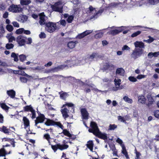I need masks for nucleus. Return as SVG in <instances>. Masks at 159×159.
I'll use <instances>...</instances> for the list:
<instances>
[{
	"mask_svg": "<svg viewBox=\"0 0 159 159\" xmlns=\"http://www.w3.org/2000/svg\"><path fill=\"white\" fill-rule=\"evenodd\" d=\"M24 29L23 28H20L17 30L16 32V33L17 34H20L22 33H24Z\"/></svg>",
	"mask_w": 159,
	"mask_h": 159,
	"instance_id": "44",
	"label": "nucleus"
},
{
	"mask_svg": "<svg viewBox=\"0 0 159 159\" xmlns=\"http://www.w3.org/2000/svg\"><path fill=\"white\" fill-rule=\"evenodd\" d=\"M13 47L14 45L12 43H7L6 45V48L8 49H9L13 48Z\"/></svg>",
	"mask_w": 159,
	"mask_h": 159,
	"instance_id": "50",
	"label": "nucleus"
},
{
	"mask_svg": "<svg viewBox=\"0 0 159 159\" xmlns=\"http://www.w3.org/2000/svg\"><path fill=\"white\" fill-rule=\"evenodd\" d=\"M0 106L2 109L5 110H8L9 108L8 107L5 103L1 104Z\"/></svg>",
	"mask_w": 159,
	"mask_h": 159,
	"instance_id": "46",
	"label": "nucleus"
},
{
	"mask_svg": "<svg viewBox=\"0 0 159 159\" xmlns=\"http://www.w3.org/2000/svg\"><path fill=\"white\" fill-rule=\"evenodd\" d=\"M134 45L136 48L138 47L143 48L144 47V43L142 42L136 41L134 43Z\"/></svg>",
	"mask_w": 159,
	"mask_h": 159,
	"instance_id": "20",
	"label": "nucleus"
},
{
	"mask_svg": "<svg viewBox=\"0 0 159 159\" xmlns=\"http://www.w3.org/2000/svg\"><path fill=\"white\" fill-rule=\"evenodd\" d=\"M68 96V94L66 93H63L60 94V98L64 100H65Z\"/></svg>",
	"mask_w": 159,
	"mask_h": 159,
	"instance_id": "40",
	"label": "nucleus"
},
{
	"mask_svg": "<svg viewBox=\"0 0 159 159\" xmlns=\"http://www.w3.org/2000/svg\"><path fill=\"white\" fill-rule=\"evenodd\" d=\"M99 57V55L97 53H93L90 55L88 57L89 59H93L94 58H96Z\"/></svg>",
	"mask_w": 159,
	"mask_h": 159,
	"instance_id": "26",
	"label": "nucleus"
},
{
	"mask_svg": "<svg viewBox=\"0 0 159 159\" xmlns=\"http://www.w3.org/2000/svg\"><path fill=\"white\" fill-rule=\"evenodd\" d=\"M45 119L44 116L42 114H40L39 116L36 118L35 120V126L39 128H40V127L37 126V124L39 123H43Z\"/></svg>",
	"mask_w": 159,
	"mask_h": 159,
	"instance_id": "13",
	"label": "nucleus"
},
{
	"mask_svg": "<svg viewBox=\"0 0 159 159\" xmlns=\"http://www.w3.org/2000/svg\"><path fill=\"white\" fill-rule=\"evenodd\" d=\"M89 13L93 14L94 15H92L90 17L91 20H94L98 18V16H100L104 10L102 9L99 10L98 11H97L95 8L91 6H90L89 7Z\"/></svg>",
	"mask_w": 159,
	"mask_h": 159,
	"instance_id": "5",
	"label": "nucleus"
},
{
	"mask_svg": "<svg viewBox=\"0 0 159 159\" xmlns=\"http://www.w3.org/2000/svg\"><path fill=\"white\" fill-rule=\"evenodd\" d=\"M88 86L89 87V88H87L86 89L85 91L87 93H88L90 91V89L93 90L94 92L97 93L101 92H102V91L96 89L94 85L92 84H88Z\"/></svg>",
	"mask_w": 159,
	"mask_h": 159,
	"instance_id": "14",
	"label": "nucleus"
},
{
	"mask_svg": "<svg viewBox=\"0 0 159 159\" xmlns=\"http://www.w3.org/2000/svg\"><path fill=\"white\" fill-rule=\"evenodd\" d=\"M125 71L122 68H117L116 71V75L123 76H124Z\"/></svg>",
	"mask_w": 159,
	"mask_h": 159,
	"instance_id": "17",
	"label": "nucleus"
},
{
	"mask_svg": "<svg viewBox=\"0 0 159 159\" xmlns=\"http://www.w3.org/2000/svg\"><path fill=\"white\" fill-rule=\"evenodd\" d=\"M75 45V42L71 41L69 42L67 44V46L70 48L72 49L74 48Z\"/></svg>",
	"mask_w": 159,
	"mask_h": 159,
	"instance_id": "34",
	"label": "nucleus"
},
{
	"mask_svg": "<svg viewBox=\"0 0 159 159\" xmlns=\"http://www.w3.org/2000/svg\"><path fill=\"white\" fill-rule=\"evenodd\" d=\"M154 115L156 117L159 119V111H155L154 112Z\"/></svg>",
	"mask_w": 159,
	"mask_h": 159,
	"instance_id": "62",
	"label": "nucleus"
},
{
	"mask_svg": "<svg viewBox=\"0 0 159 159\" xmlns=\"http://www.w3.org/2000/svg\"><path fill=\"white\" fill-rule=\"evenodd\" d=\"M121 147L122 148L121 150L122 153L125 156V157L127 159L129 158V157L128 154L127 152L126 148L125 147L124 145H121Z\"/></svg>",
	"mask_w": 159,
	"mask_h": 159,
	"instance_id": "21",
	"label": "nucleus"
},
{
	"mask_svg": "<svg viewBox=\"0 0 159 159\" xmlns=\"http://www.w3.org/2000/svg\"><path fill=\"white\" fill-rule=\"evenodd\" d=\"M63 2L60 1L52 5L51 8L53 11L62 13L63 12Z\"/></svg>",
	"mask_w": 159,
	"mask_h": 159,
	"instance_id": "4",
	"label": "nucleus"
},
{
	"mask_svg": "<svg viewBox=\"0 0 159 159\" xmlns=\"http://www.w3.org/2000/svg\"><path fill=\"white\" fill-rule=\"evenodd\" d=\"M117 128V125L115 124L110 125L109 126V129L110 130H113Z\"/></svg>",
	"mask_w": 159,
	"mask_h": 159,
	"instance_id": "52",
	"label": "nucleus"
},
{
	"mask_svg": "<svg viewBox=\"0 0 159 159\" xmlns=\"http://www.w3.org/2000/svg\"><path fill=\"white\" fill-rule=\"evenodd\" d=\"M159 2V0H142L140 2L141 3H143L146 6L150 5H154Z\"/></svg>",
	"mask_w": 159,
	"mask_h": 159,
	"instance_id": "11",
	"label": "nucleus"
},
{
	"mask_svg": "<svg viewBox=\"0 0 159 159\" xmlns=\"http://www.w3.org/2000/svg\"><path fill=\"white\" fill-rule=\"evenodd\" d=\"M62 133H63L65 135L67 136L68 137H70L72 136L71 134L66 129H63Z\"/></svg>",
	"mask_w": 159,
	"mask_h": 159,
	"instance_id": "43",
	"label": "nucleus"
},
{
	"mask_svg": "<svg viewBox=\"0 0 159 159\" xmlns=\"http://www.w3.org/2000/svg\"><path fill=\"white\" fill-rule=\"evenodd\" d=\"M129 80L132 82H136L137 81V79L133 76H129L128 78Z\"/></svg>",
	"mask_w": 159,
	"mask_h": 159,
	"instance_id": "47",
	"label": "nucleus"
},
{
	"mask_svg": "<svg viewBox=\"0 0 159 159\" xmlns=\"http://www.w3.org/2000/svg\"><path fill=\"white\" fill-rule=\"evenodd\" d=\"M18 55L14 52H12L11 53V57L14 58V60L15 61H18Z\"/></svg>",
	"mask_w": 159,
	"mask_h": 159,
	"instance_id": "37",
	"label": "nucleus"
},
{
	"mask_svg": "<svg viewBox=\"0 0 159 159\" xmlns=\"http://www.w3.org/2000/svg\"><path fill=\"white\" fill-rule=\"evenodd\" d=\"M91 129H89V132L93 133L96 136L103 139L104 140L107 139L106 134L102 133L99 130L97 125L94 122H91L90 123Z\"/></svg>",
	"mask_w": 159,
	"mask_h": 159,
	"instance_id": "1",
	"label": "nucleus"
},
{
	"mask_svg": "<svg viewBox=\"0 0 159 159\" xmlns=\"http://www.w3.org/2000/svg\"><path fill=\"white\" fill-rule=\"evenodd\" d=\"M121 80L119 79H115L114 80L115 86H120V84Z\"/></svg>",
	"mask_w": 159,
	"mask_h": 159,
	"instance_id": "36",
	"label": "nucleus"
},
{
	"mask_svg": "<svg viewBox=\"0 0 159 159\" xmlns=\"http://www.w3.org/2000/svg\"><path fill=\"white\" fill-rule=\"evenodd\" d=\"M74 17L73 15L70 16L68 17L67 19V21L69 23H71L73 20Z\"/></svg>",
	"mask_w": 159,
	"mask_h": 159,
	"instance_id": "45",
	"label": "nucleus"
},
{
	"mask_svg": "<svg viewBox=\"0 0 159 159\" xmlns=\"http://www.w3.org/2000/svg\"><path fill=\"white\" fill-rule=\"evenodd\" d=\"M126 116H125L124 117H122L121 116H118V120L124 123L125 124L126 123V120H127L126 119Z\"/></svg>",
	"mask_w": 159,
	"mask_h": 159,
	"instance_id": "28",
	"label": "nucleus"
},
{
	"mask_svg": "<svg viewBox=\"0 0 159 159\" xmlns=\"http://www.w3.org/2000/svg\"><path fill=\"white\" fill-rule=\"evenodd\" d=\"M16 41L20 46L24 45L25 42L24 37L21 35H19L17 37Z\"/></svg>",
	"mask_w": 159,
	"mask_h": 159,
	"instance_id": "15",
	"label": "nucleus"
},
{
	"mask_svg": "<svg viewBox=\"0 0 159 159\" xmlns=\"http://www.w3.org/2000/svg\"><path fill=\"white\" fill-rule=\"evenodd\" d=\"M16 72V73L17 74H18L19 75H24L26 76L27 77H30V76L29 75L27 74L26 73H25V72L23 70H18L17 71H15Z\"/></svg>",
	"mask_w": 159,
	"mask_h": 159,
	"instance_id": "33",
	"label": "nucleus"
},
{
	"mask_svg": "<svg viewBox=\"0 0 159 159\" xmlns=\"http://www.w3.org/2000/svg\"><path fill=\"white\" fill-rule=\"evenodd\" d=\"M28 19V17L26 16H20L18 18L17 20L18 21H21L24 22L26 21Z\"/></svg>",
	"mask_w": 159,
	"mask_h": 159,
	"instance_id": "25",
	"label": "nucleus"
},
{
	"mask_svg": "<svg viewBox=\"0 0 159 159\" xmlns=\"http://www.w3.org/2000/svg\"><path fill=\"white\" fill-rule=\"evenodd\" d=\"M130 50V48L126 45H124L122 48V50L123 51H129Z\"/></svg>",
	"mask_w": 159,
	"mask_h": 159,
	"instance_id": "48",
	"label": "nucleus"
},
{
	"mask_svg": "<svg viewBox=\"0 0 159 159\" xmlns=\"http://www.w3.org/2000/svg\"><path fill=\"white\" fill-rule=\"evenodd\" d=\"M123 99L126 102L129 103L131 104L133 102L132 100L127 96H124L123 98Z\"/></svg>",
	"mask_w": 159,
	"mask_h": 159,
	"instance_id": "32",
	"label": "nucleus"
},
{
	"mask_svg": "<svg viewBox=\"0 0 159 159\" xmlns=\"http://www.w3.org/2000/svg\"><path fill=\"white\" fill-rule=\"evenodd\" d=\"M66 63L67 64V65H63L59 66L57 67L54 68H52L51 70H49L48 72H57L61 70H62L67 66L71 67L72 66L74 65V62L72 60H67L66 61Z\"/></svg>",
	"mask_w": 159,
	"mask_h": 159,
	"instance_id": "2",
	"label": "nucleus"
},
{
	"mask_svg": "<svg viewBox=\"0 0 159 159\" xmlns=\"http://www.w3.org/2000/svg\"><path fill=\"white\" fill-rule=\"evenodd\" d=\"M122 86H115L114 87H113L112 88V90L114 91H116L118 90H120L121 89H122V88L121 87Z\"/></svg>",
	"mask_w": 159,
	"mask_h": 159,
	"instance_id": "51",
	"label": "nucleus"
},
{
	"mask_svg": "<svg viewBox=\"0 0 159 159\" xmlns=\"http://www.w3.org/2000/svg\"><path fill=\"white\" fill-rule=\"evenodd\" d=\"M45 17L44 13H42L39 15V23L41 25H44L45 23Z\"/></svg>",
	"mask_w": 159,
	"mask_h": 159,
	"instance_id": "18",
	"label": "nucleus"
},
{
	"mask_svg": "<svg viewBox=\"0 0 159 159\" xmlns=\"http://www.w3.org/2000/svg\"><path fill=\"white\" fill-rule=\"evenodd\" d=\"M31 112L32 115V119H34L36 117V114L35 111L34 109H33L32 110V111H31Z\"/></svg>",
	"mask_w": 159,
	"mask_h": 159,
	"instance_id": "60",
	"label": "nucleus"
},
{
	"mask_svg": "<svg viewBox=\"0 0 159 159\" xmlns=\"http://www.w3.org/2000/svg\"><path fill=\"white\" fill-rule=\"evenodd\" d=\"M141 31H138L135 33H134L131 35V37H135L139 34L141 33Z\"/></svg>",
	"mask_w": 159,
	"mask_h": 159,
	"instance_id": "56",
	"label": "nucleus"
},
{
	"mask_svg": "<svg viewBox=\"0 0 159 159\" xmlns=\"http://www.w3.org/2000/svg\"><path fill=\"white\" fill-rule=\"evenodd\" d=\"M22 8L20 5L12 4L8 8V10L14 13H18L22 11Z\"/></svg>",
	"mask_w": 159,
	"mask_h": 159,
	"instance_id": "8",
	"label": "nucleus"
},
{
	"mask_svg": "<svg viewBox=\"0 0 159 159\" xmlns=\"http://www.w3.org/2000/svg\"><path fill=\"white\" fill-rule=\"evenodd\" d=\"M7 93L12 98H14L16 95L15 91L12 89L7 90Z\"/></svg>",
	"mask_w": 159,
	"mask_h": 159,
	"instance_id": "19",
	"label": "nucleus"
},
{
	"mask_svg": "<svg viewBox=\"0 0 159 159\" xmlns=\"http://www.w3.org/2000/svg\"><path fill=\"white\" fill-rule=\"evenodd\" d=\"M51 147L54 152H56L57 149L61 150L66 149L69 147V146L67 144L61 145L59 143L55 145H52Z\"/></svg>",
	"mask_w": 159,
	"mask_h": 159,
	"instance_id": "9",
	"label": "nucleus"
},
{
	"mask_svg": "<svg viewBox=\"0 0 159 159\" xmlns=\"http://www.w3.org/2000/svg\"><path fill=\"white\" fill-rule=\"evenodd\" d=\"M55 125H57L58 126L61 128L62 129H63V126L61 124V123L59 122H55Z\"/></svg>",
	"mask_w": 159,
	"mask_h": 159,
	"instance_id": "61",
	"label": "nucleus"
},
{
	"mask_svg": "<svg viewBox=\"0 0 159 159\" xmlns=\"http://www.w3.org/2000/svg\"><path fill=\"white\" fill-rule=\"evenodd\" d=\"M0 130L5 134H8L9 133V129H7L6 127L3 126L2 128L0 127Z\"/></svg>",
	"mask_w": 159,
	"mask_h": 159,
	"instance_id": "27",
	"label": "nucleus"
},
{
	"mask_svg": "<svg viewBox=\"0 0 159 159\" xmlns=\"http://www.w3.org/2000/svg\"><path fill=\"white\" fill-rule=\"evenodd\" d=\"M6 8V7L5 4L3 3H0V10H5Z\"/></svg>",
	"mask_w": 159,
	"mask_h": 159,
	"instance_id": "57",
	"label": "nucleus"
},
{
	"mask_svg": "<svg viewBox=\"0 0 159 159\" xmlns=\"http://www.w3.org/2000/svg\"><path fill=\"white\" fill-rule=\"evenodd\" d=\"M26 56L24 54H21L19 56L20 60L22 62L26 60Z\"/></svg>",
	"mask_w": 159,
	"mask_h": 159,
	"instance_id": "41",
	"label": "nucleus"
},
{
	"mask_svg": "<svg viewBox=\"0 0 159 159\" xmlns=\"http://www.w3.org/2000/svg\"><path fill=\"white\" fill-rule=\"evenodd\" d=\"M159 55V52H151L149 53L148 54V57L149 58H151L153 57H157Z\"/></svg>",
	"mask_w": 159,
	"mask_h": 159,
	"instance_id": "22",
	"label": "nucleus"
},
{
	"mask_svg": "<svg viewBox=\"0 0 159 159\" xmlns=\"http://www.w3.org/2000/svg\"><path fill=\"white\" fill-rule=\"evenodd\" d=\"M43 137L44 138L48 141L49 144L51 145L50 139H51V138L50 135L48 134H44Z\"/></svg>",
	"mask_w": 159,
	"mask_h": 159,
	"instance_id": "38",
	"label": "nucleus"
},
{
	"mask_svg": "<svg viewBox=\"0 0 159 159\" xmlns=\"http://www.w3.org/2000/svg\"><path fill=\"white\" fill-rule=\"evenodd\" d=\"M20 81L22 83H26L27 81V79L26 78L21 76L20 78Z\"/></svg>",
	"mask_w": 159,
	"mask_h": 159,
	"instance_id": "54",
	"label": "nucleus"
},
{
	"mask_svg": "<svg viewBox=\"0 0 159 159\" xmlns=\"http://www.w3.org/2000/svg\"><path fill=\"white\" fill-rule=\"evenodd\" d=\"M148 101L149 102L148 104V106H149L150 105L152 104L154 101V100L153 98L151 96L150 94H148Z\"/></svg>",
	"mask_w": 159,
	"mask_h": 159,
	"instance_id": "29",
	"label": "nucleus"
},
{
	"mask_svg": "<svg viewBox=\"0 0 159 159\" xmlns=\"http://www.w3.org/2000/svg\"><path fill=\"white\" fill-rule=\"evenodd\" d=\"M93 32V30H86V31H84V33L85 34V36L90 34L91 33Z\"/></svg>",
	"mask_w": 159,
	"mask_h": 159,
	"instance_id": "58",
	"label": "nucleus"
},
{
	"mask_svg": "<svg viewBox=\"0 0 159 159\" xmlns=\"http://www.w3.org/2000/svg\"><path fill=\"white\" fill-rule=\"evenodd\" d=\"M125 27H123V26L119 27L112 26L111 27H108L107 29H108L109 31L107 33V34L113 35H116L124 30V29H123V28Z\"/></svg>",
	"mask_w": 159,
	"mask_h": 159,
	"instance_id": "3",
	"label": "nucleus"
},
{
	"mask_svg": "<svg viewBox=\"0 0 159 159\" xmlns=\"http://www.w3.org/2000/svg\"><path fill=\"white\" fill-rule=\"evenodd\" d=\"M146 99L145 97L141 95H139L138 97L139 102L142 104H145L146 102Z\"/></svg>",
	"mask_w": 159,
	"mask_h": 159,
	"instance_id": "23",
	"label": "nucleus"
},
{
	"mask_svg": "<svg viewBox=\"0 0 159 159\" xmlns=\"http://www.w3.org/2000/svg\"><path fill=\"white\" fill-rule=\"evenodd\" d=\"M57 29L56 23L52 22H49L45 24V30L49 33L54 32Z\"/></svg>",
	"mask_w": 159,
	"mask_h": 159,
	"instance_id": "7",
	"label": "nucleus"
},
{
	"mask_svg": "<svg viewBox=\"0 0 159 159\" xmlns=\"http://www.w3.org/2000/svg\"><path fill=\"white\" fill-rule=\"evenodd\" d=\"M23 121L25 126V128L26 129L27 133L28 134H32L29 128L30 126V121L26 117H24L23 118Z\"/></svg>",
	"mask_w": 159,
	"mask_h": 159,
	"instance_id": "12",
	"label": "nucleus"
},
{
	"mask_svg": "<svg viewBox=\"0 0 159 159\" xmlns=\"http://www.w3.org/2000/svg\"><path fill=\"white\" fill-rule=\"evenodd\" d=\"M31 2L30 0H20V3L22 5H26L29 4Z\"/></svg>",
	"mask_w": 159,
	"mask_h": 159,
	"instance_id": "30",
	"label": "nucleus"
},
{
	"mask_svg": "<svg viewBox=\"0 0 159 159\" xmlns=\"http://www.w3.org/2000/svg\"><path fill=\"white\" fill-rule=\"evenodd\" d=\"M45 124L48 126H50L55 125V122L52 120L48 119Z\"/></svg>",
	"mask_w": 159,
	"mask_h": 159,
	"instance_id": "31",
	"label": "nucleus"
},
{
	"mask_svg": "<svg viewBox=\"0 0 159 159\" xmlns=\"http://www.w3.org/2000/svg\"><path fill=\"white\" fill-rule=\"evenodd\" d=\"M7 154L4 148L0 149V156H5Z\"/></svg>",
	"mask_w": 159,
	"mask_h": 159,
	"instance_id": "39",
	"label": "nucleus"
},
{
	"mask_svg": "<svg viewBox=\"0 0 159 159\" xmlns=\"http://www.w3.org/2000/svg\"><path fill=\"white\" fill-rule=\"evenodd\" d=\"M46 34L43 32H41L39 35V37L40 39H44L46 37Z\"/></svg>",
	"mask_w": 159,
	"mask_h": 159,
	"instance_id": "49",
	"label": "nucleus"
},
{
	"mask_svg": "<svg viewBox=\"0 0 159 159\" xmlns=\"http://www.w3.org/2000/svg\"><path fill=\"white\" fill-rule=\"evenodd\" d=\"M143 54V50L142 49L135 48L133 51L131 55L134 59H136L140 57Z\"/></svg>",
	"mask_w": 159,
	"mask_h": 159,
	"instance_id": "10",
	"label": "nucleus"
},
{
	"mask_svg": "<svg viewBox=\"0 0 159 159\" xmlns=\"http://www.w3.org/2000/svg\"><path fill=\"white\" fill-rule=\"evenodd\" d=\"M146 76V75H139L137 76V78L138 79L140 80L141 79L145 78Z\"/></svg>",
	"mask_w": 159,
	"mask_h": 159,
	"instance_id": "64",
	"label": "nucleus"
},
{
	"mask_svg": "<svg viewBox=\"0 0 159 159\" xmlns=\"http://www.w3.org/2000/svg\"><path fill=\"white\" fill-rule=\"evenodd\" d=\"M93 143L92 141H89L87 142L86 144L87 147L90 149V150L93 152Z\"/></svg>",
	"mask_w": 159,
	"mask_h": 159,
	"instance_id": "24",
	"label": "nucleus"
},
{
	"mask_svg": "<svg viewBox=\"0 0 159 159\" xmlns=\"http://www.w3.org/2000/svg\"><path fill=\"white\" fill-rule=\"evenodd\" d=\"M76 61H79V63L77 64V65L84 64L86 62L85 60L84 59H82V60L79 61L77 60Z\"/></svg>",
	"mask_w": 159,
	"mask_h": 159,
	"instance_id": "53",
	"label": "nucleus"
},
{
	"mask_svg": "<svg viewBox=\"0 0 159 159\" xmlns=\"http://www.w3.org/2000/svg\"><path fill=\"white\" fill-rule=\"evenodd\" d=\"M85 36V35L84 34V32H83L82 33H81V34H79L77 36V38L78 39H81L82 38H83Z\"/></svg>",
	"mask_w": 159,
	"mask_h": 159,
	"instance_id": "59",
	"label": "nucleus"
},
{
	"mask_svg": "<svg viewBox=\"0 0 159 159\" xmlns=\"http://www.w3.org/2000/svg\"><path fill=\"white\" fill-rule=\"evenodd\" d=\"M73 106L74 104L71 103H67L63 105L61 107V111L62 114L64 118H66L69 116L68 113L69 111V110L66 107V106H67L68 107H73Z\"/></svg>",
	"mask_w": 159,
	"mask_h": 159,
	"instance_id": "6",
	"label": "nucleus"
},
{
	"mask_svg": "<svg viewBox=\"0 0 159 159\" xmlns=\"http://www.w3.org/2000/svg\"><path fill=\"white\" fill-rule=\"evenodd\" d=\"M25 111H31L33 109L31 105L27 106L24 108Z\"/></svg>",
	"mask_w": 159,
	"mask_h": 159,
	"instance_id": "35",
	"label": "nucleus"
},
{
	"mask_svg": "<svg viewBox=\"0 0 159 159\" xmlns=\"http://www.w3.org/2000/svg\"><path fill=\"white\" fill-rule=\"evenodd\" d=\"M103 34L104 33L103 32L98 33L94 35V38L97 39L101 38Z\"/></svg>",
	"mask_w": 159,
	"mask_h": 159,
	"instance_id": "42",
	"label": "nucleus"
},
{
	"mask_svg": "<svg viewBox=\"0 0 159 159\" xmlns=\"http://www.w3.org/2000/svg\"><path fill=\"white\" fill-rule=\"evenodd\" d=\"M119 3H112L110 5V7H116Z\"/></svg>",
	"mask_w": 159,
	"mask_h": 159,
	"instance_id": "63",
	"label": "nucleus"
},
{
	"mask_svg": "<svg viewBox=\"0 0 159 159\" xmlns=\"http://www.w3.org/2000/svg\"><path fill=\"white\" fill-rule=\"evenodd\" d=\"M6 28L7 30L10 32H11L13 30L12 26L11 25H7V26Z\"/></svg>",
	"mask_w": 159,
	"mask_h": 159,
	"instance_id": "55",
	"label": "nucleus"
},
{
	"mask_svg": "<svg viewBox=\"0 0 159 159\" xmlns=\"http://www.w3.org/2000/svg\"><path fill=\"white\" fill-rule=\"evenodd\" d=\"M81 112L83 119L87 120L88 119L89 114L85 108H82Z\"/></svg>",
	"mask_w": 159,
	"mask_h": 159,
	"instance_id": "16",
	"label": "nucleus"
}]
</instances>
